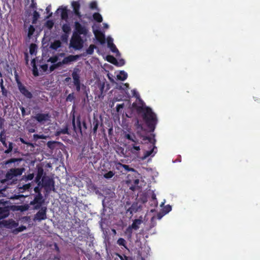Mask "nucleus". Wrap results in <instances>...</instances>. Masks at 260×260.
I'll list each match as a JSON object with an SVG mask.
<instances>
[{
  "label": "nucleus",
  "instance_id": "59",
  "mask_svg": "<svg viewBox=\"0 0 260 260\" xmlns=\"http://www.w3.org/2000/svg\"><path fill=\"white\" fill-rule=\"evenodd\" d=\"M132 92H133V94L134 96H136V98H137L138 99V100L139 99H140L139 98V93L137 92V91L135 90H133L132 91Z\"/></svg>",
  "mask_w": 260,
  "mask_h": 260
},
{
  "label": "nucleus",
  "instance_id": "58",
  "mask_svg": "<svg viewBox=\"0 0 260 260\" xmlns=\"http://www.w3.org/2000/svg\"><path fill=\"white\" fill-rule=\"evenodd\" d=\"M56 69H57V68L55 64H53L51 65L49 68L50 72H52Z\"/></svg>",
  "mask_w": 260,
  "mask_h": 260
},
{
  "label": "nucleus",
  "instance_id": "24",
  "mask_svg": "<svg viewBox=\"0 0 260 260\" xmlns=\"http://www.w3.org/2000/svg\"><path fill=\"white\" fill-rule=\"evenodd\" d=\"M117 78L121 81H124L127 78V74L124 71H121L117 75Z\"/></svg>",
  "mask_w": 260,
  "mask_h": 260
},
{
  "label": "nucleus",
  "instance_id": "64",
  "mask_svg": "<svg viewBox=\"0 0 260 260\" xmlns=\"http://www.w3.org/2000/svg\"><path fill=\"white\" fill-rule=\"evenodd\" d=\"M41 68L44 71H46L48 69V65L45 64L41 66Z\"/></svg>",
  "mask_w": 260,
  "mask_h": 260
},
{
  "label": "nucleus",
  "instance_id": "8",
  "mask_svg": "<svg viewBox=\"0 0 260 260\" xmlns=\"http://www.w3.org/2000/svg\"><path fill=\"white\" fill-rule=\"evenodd\" d=\"M5 131L3 129L0 133V141L3 144V146L5 147H8V149L5 151V153L8 154L10 153L13 149V144L12 142H9L8 147L7 146V143H6V137L5 135Z\"/></svg>",
  "mask_w": 260,
  "mask_h": 260
},
{
  "label": "nucleus",
  "instance_id": "10",
  "mask_svg": "<svg viewBox=\"0 0 260 260\" xmlns=\"http://www.w3.org/2000/svg\"><path fill=\"white\" fill-rule=\"evenodd\" d=\"M39 211L35 215L34 220L41 221L47 219V207H41Z\"/></svg>",
  "mask_w": 260,
  "mask_h": 260
},
{
  "label": "nucleus",
  "instance_id": "33",
  "mask_svg": "<svg viewBox=\"0 0 260 260\" xmlns=\"http://www.w3.org/2000/svg\"><path fill=\"white\" fill-rule=\"evenodd\" d=\"M26 229V226H24V225H21L20 226L17 228H16L15 229H14L13 231H12V233L15 234V235H17L20 232H21L22 231H23L24 230H25Z\"/></svg>",
  "mask_w": 260,
  "mask_h": 260
},
{
  "label": "nucleus",
  "instance_id": "23",
  "mask_svg": "<svg viewBox=\"0 0 260 260\" xmlns=\"http://www.w3.org/2000/svg\"><path fill=\"white\" fill-rule=\"evenodd\" d=\"M61 134H69V128L67 126L64 128L57 130L55 133L56 136H59Z\"/></svg>",
  "mask_w": 260,
  "mask_h": 260
},
{
  "label": "nucleus",
  "instance_id": "26",
  "mask_svg": "<svg viewBox=\"0 0 260 260\" xmlns=\"http://www.w3.org/2000/svg\"><path fill=\"white\" fill-rule=\"evenodd\" d=\"M61 42L59 40H55L51 44L50 48L54 50H57L61 46Z\"/></svg>",
  "mask_w": 260,
  "mask_h": 260
},
{
  "label": "nucleus",
  "instance_id": "47",
  "mask_svg": "<svg viewBox=\"0 0 260 260\" xmlns=\"http://www.w3.org/2000/svg\"><path fill=\"white\" fill-rule=\"evenodd\" d=\"M75 97L73 92L70 93L66 98V101L69 102H72L74 100Z\"/></svg>",
  "mask_w": 260,
  "mask_h": 260
},
{
  "label": "nucleus",
  "instance_id": "48",
  "mask_svg": "<svg viewBox=\"0 0 260 260\" xmlns=\"http://www.w3.org/2000/svg\"><path fill=\"white\" fill-rule=\"evenodd\" d=\"M120 165L122 166V167L124 168V169L127 171H132V172H134L135 171V170L134 168H130L128 165H122L121 164H120Z\"/></svg>",
  "mask_w": 260,
  "mask_h": 260
},
{
  "label": "nucleus",
  "instance_id": "35",
  "mask_svg": "<svg viewBox=\"0 0 260 260\" xmlns=\"http://www.w3.org/2000/svg\"><path fill=\"white\" fill-rule=\"evenodd\" d=\"M124 137L126 139H127L134 143H136V141L137 140L136 139V137L135 135H133V136H132L129 134H126L125 135Z\"/></svg>",
  "mask_w": 260,
  "mask_h": 260
},
{
  "label": "nucleus",
  "instance_id": "34",
  "mask_svg": "<svg viewBox=\"0 0 260 260\" xmlns=\"http://www.w3.org/2000/svg\"><path fill=\"white\" fill-rule=\"evenodd\" d=\"M96 48V46L94 45L91 44L89 47L86 49V52L87 54L91 55L93 53L94 49Z\"/></svg>",
  "mask_w": 260,
  "mask_h": 260
},
{
  "label": "nucleus",
  "instance_id": "41",
  "mask_svg": "<svg viewBox=\"0 0 260 260\" xmlns=\"http://www.w3.org/2000/svg\"><path fill=\"white\" fill-rule=\"evenodd\" d=\"M35 31V28L33 25H30L28 27V37L29 38H30L31 36L34 34V32Z\"/></svg>",
  "mask_w": 260,
  "mask_h": 260
},
{
  "label": "nucleus",
  "instance_id": "1",
  "mask_svg": "<svg viewBox=\"0 0 260 260\" xmlns=\"http://www.w3.org/2000/svg\"><path fill=\"white\" fill-rule=\"evenodd\" d=\"M132 108L138 114L141 115L148 128L151 132H153L157 123V118L152 109L146 106L142 99H139L138 102L133 103Z\"/></svg>",
  "mask_w": 260,
  "mask_h": 260
},
{
  "label": "nucleus",
  "instance_id": "3",
  "mask_svg": "<svg viewBox=\"0 0 260 260\" xmlns=\"http://www.w3.org/2000/svg\"><path fill=\"white\" fill-rule=\"evenodd\" d=\"M42 185L46 189L55 191V182L53 179L48 176L44 175L42 179Z\"/></svg>",
  "mask_w": 260,
  "mask_h": 260
},
{
  "label": "nucleus",
  "instance_id": "17",
  "mask_svg": "<svg viewBox=\"0 0 260 260\" xmlns=\"http://www.w3.org/2000/svg\"><path fill=\"white\" fill-rule=\"evenodd\" d=\"M44 174V170L42 167L38 168L37 176L35 178V181L39 186L41 184V179H42Z\"/></svg>",
  "mask_w": 260,
  "mask_h": 260
},
{
  "label": "nucleus",
  "instance_id": "4",
  "mask_svg": "<svg viewBox=\"0 0 260 260\" xmlns=\"http://www.w3.org/2000/svg\"><path fill=\"white\" fill-rule=\"evenodd\" d=\"M25 169L23 168H12L10 169L6 174V180H9L12 179L14 177L20 176L22 174Z\"/></svg>",
  "mask_w": 260,
  "mask_h": 260
},
{
  "label": "nucleus",
  "instance_id": "38",
  "mask_svg": "<svg viewBox=\"0 0 260 260\" xmlns=\"http://www.w3.org/2000/svg\"><path fill=\"white\" fill-rule=\"evenodd\" d=\"M34 177V175L33 173L29 174L27 175H24L22 177V179L25 180V181H27L28 180H31L33 179Z\"/></svg>",
  "mask_w": 260,
  "mask_h": 260
},
{
  "label": "nucleus",
  "instance_id": "14",
  "mask_svg": "<svg viewBox=\"0 0 260 260\" xmlns=\"http://www.w3.org/2000/svg\"><path fill=\"white\" fill-rule=\"evenodd\" d=\"M138 144H139V142L138 140H137L136 143H134V144H132L131 147L129 149V150L131 152V153L134 154L137 157L139 156L140 151V147L139 146L137 145Z\"/></svg>",
  "mask_w": 260,
  "mask_h": 260
},
{
  "label": "nucleus",
  "instance_id": "63",
  "mask_svg": "<svg viewBox=\"0 0 260 260\" xmlns=\"http://www.w3.org/2000/svg\"><path fill=\"white\" fill-rule=\"evenodd\" d=\"M30 7L32 8L36 9L37 8V3H35L33 1L32 2V3L30 5Z\"/></svg>",
  "mask_w": 260,
  "mask_h": 260
},
{
  "label": "nucleus",
  "instance_id": "32",
  "mask_svg": "<svg viewBox=\"0 0 260 260\" xmlns=\"http://www.w3.org/2000/svg\"><path fill=\"white\" fill-rule=\"evenodd\" d=\"M117 244L119 246H123L125 248L127 249L126 246V241L122 238H120L118 239Z\"/></svg>",
  "mask_w": 260,
  "mask_h": 260
},
{
  "label": "nucleus",
  "instance_id": "28",
  "mask_svg": "<svg viewBox=\"0 0 260 260\" xmlns=\"http://www.w3.org/2000/svg\"><path fill=\"white\" fill-rule=\"evenodd\" d=\"M107 60L108 62L115 65V66L117 65L118 64V62L117 60L116 59V58L112 55H108L107 56Z\"/></svg>",
  "mask_w": 260,
  "mask_h": 260
},
{
  "label": "nucleus",
  "instance_id": "6",
  "mask_svg": "<svg viewBox=\"0 0 260 260\" xmlns=\"http://www.w3.org/2000/svg\"><path fill=\"white\" fill-rule=\"evenodd\" d=\"M44 202V199L41 193L37 194L34 200L30 202V205H34V209L38 210L40 209Z\"/></svg>",
  "mask_w": 260,
  "mask_h": 260
},
{
  "label": "nucleus",
  "instance_id": "20",
  "mask_svg": "<svg viewBox=\"0 0 260 260\" xmlns=\"http://www.w3.org/2000/svg\"><path fill=\"white\" fill-rule=\"evenodd\" d=\"M155 142V140H153V142H152V145H151V147H152L151 149V150H148V151H146L145 152L144 155L141 158L142 160H144L148 156L151 155V154L154 152V150L155 149H156V146L154 145Z\"/></svg>",
  "mask_w": 260,
  "mask_h": 260
},
{
  "label": "nucleus",
  "instance_id": "30",
  "mask_svg": "<svg viewBox=\"0 0 260 260\" xmlns=\"http://www.w3.org/2000/svg\"><path fill=\"white\" fill-rule=\"evenodd\" d=\"M22 160V158H10L6 161H5L4 162V164L7 165H9L10 164H12V163H15V162H20Z\"/></svg>",
  "mask_w": 260,
  "mask_h": 260
},
{
  "label": "nucleus",
  "instance_id": "51",
  "mask_svg": "<svg viewBox=\"0 0 260 260\" xmlns=\"http://www.w3.org/2000/svg\"><path fill=\"white\" fill-rule=\"evenodd\" d=\"M1 91L2 92V94L4 96H7L8 94V91L5 88V87H3L1 88Z\"/></svg>",
  "mask_w": 260,
  "mask_h": 260
},
{
  "label": "nucleus",
  "instance_id": "60",
  "mask_svg": "<svg viewBox=\"0 0 260 260\" xmlns=\"http://www.w3.org/2000/svg\"><path fill=\"white\" fill-rule=\"evenodd\" d=\"M34 191L37 193L38 194L41 192V189L39 188V186H36L34 188Z\"/></svg>",
  "mask_w": 260,
  "mask_h": 260
},
{
  "label": "nucleus",
  "instance_id": "39",
  "mask_svg": "<svg viewBox=\"0 0 260 260\" xmlns=\"http://www.w3.org/2000/svg\"><path fill=\"white\" fill-rule=\"evenodd\" d=\"M39 17H40L39 13L37 11H35L34 12V14H33V18H32V23L33 24L36 23L37 20L39 18Z\"/></svg>",
  "mask_w": 260,
  "mask_h": 260
},
{
  "label": "nucleus",
  "instance_id": "2",
  "mask_svg": "<svg viewBox=\"0 0 260 260\" xmlns=\"http://www.w3.org/2000/svg\"><path fill=\"white\" fill-rule=\"evenodd\" d=\"M80 70L75 68L72 73V77L73 80V83L76 87L77 91L79 92L81 90V81L80 77Z\"/></svg>",
  "mask_w": 260,
  "mask_h": 260
},
{
  "label": "nucleus",
  "instance_id": "9",
  "mask_svg": "<svg viewBox=\"0 0 260 260\" xmlns=\"http://www.w3.org/2000/svg\"><path fill=\"white\" fill-rule=\"evenodd\" d=\"M79 58V56L78 55H70L67 57H65L61 61H59L55 63V64L57 68L61 67L63 64H68L71 62L76 61Z\"/></svg>",
  "mask_w": 260,
  "mask_h": 260
},
{
  "label": "nucleus",
  "instance_id": "13",
  "mask_svg": "<svg viewBox=\"0 0 260 260\" xmlns=\"http://www.w3.org/2000/svg\"><path fill=\"white\" fill-rule=\"evenodd\" d=\"M73 8V13L79 19L82 17V15L80 12V4L79 1H73L71 3Z\"/></svg>",
  "mask_w": 260,
  "mask_h": 260
},
{
  "label": "nucleus",
  "instance_id": "19",
  "mask_svg": "<svg viewBox=\"0 0 260 260\" xmlns=\"http://www.w3.org/2000/svg\"><path fill=\"white\" fill-rule=\"evenodd\" d=\"M9 215V209L7 206L0 207V219L6 218Z\"/></svg>",
  "mask_w": 260,
  "mask_h": 260
},
{
  "label": "nucleus",
  "instance_id": "50",
  "mask_svg": "<svg viewBox=\"0 0 260 260\" xmlns=\"http://www.w3.org/2000/svg\"><path fill=\"white\" fill-rule=\"evenodd\" d=\"M4 122L5 119L2 117H0V129L2 131L4 129Z\"/></svg>",
  "mask_w": 260,
  "mask_h": 260
},
{
  "label": "nucleus",
  "instance_id": "37",
  "mask_svg": "<svg viewBox=\"0 0 260 260\" xmlns=\"http://www.w3.org/2000/svg\"><path fill=\"white\" fill-rule=\"evenodd\" d=\"M59 143H60L56 141H48L47 143V145L50 149H54L55 147V145Z\"/></svg>",
  "mask_w": 260,
  "mask_h": 260
},
{
  "label": "nucleus",
  "instance_id": "15",
  "mask_svg": "<svg viewBox=\"0 0 260 260\" xmlns=\"http://www.w3.org/2000/svg\"><path fill=\"white\" fill-rule=\"evenodd\" d=\"M93 33L97 41L101 44H103L105 43V35L101 30H94Z\"/></svg>",
  "mask_w": 260,
  "mask_h": 260
},
{
  "label": "nucleus",
  "instance_id": "18",
  "mask_svg": "<svg viewBox=\"0 0 260 260\" xmlns=\"http://www.w3.org/2000/svg\"><path fill=\"white\" fill-rule=\"evenodd\" d=\"M61 10V18L62 20H67L69 17L68 10L66 7L62 6L57 9V11Z\"/></svg>",
  "mask_w": 260,
  "mask_h": 260
},
{
  "label": "nucleus",
  "instance_id": "61",
  "mask_svg": "<svg viewBox=\"0 0 260 260\" xmlns=\"http://www.w3.org/2000/svg\"><path fill=\"white\" fill-rule=\"evenodd\" d=\"M128 211H129L131 213H132L133 212H136L137 211V210H135L134 205H132V206L128 210Z\"/></svg>",
  "mask_w": 260,
  "mask_h": 260
},
{
  "label": "nucleus",
  "instance_id": "56",
  "mask_svg": "<svg viewBox=\"0 0 260 260\" xmlns=\"http://www.w3.org/2000/svg\"><path fill=\"white\" fill-rule=\"evenodd\" d=\"M118 62V64L117 65H116V66L121 67L124 64L125 61L123 59H121L119 60V61Z\"/></svg>",
  "mask_w": 260,
  "mask_h": 260
},
{
  "label": "nucleus",
  "instance_id": "49",
  "mask_svg": "<svg viewBox=\"0 0 260 260\" xmlns=\"http://www.w3.org/2000/svg\"><path fill=\"white\" fill-rule=\"evenodd\" d=\"M58 57L57 56H54V57H50L49 59V61H50L53 64H55L58 61Z\"/></svg>",
  "mask_w": 260,
  "mask_h": 260
},
{
  "label": "nucleus",
  "instance_id": "11",
  "mask_svg": "<svg viewBox=\"0 0 260 260\" xmlns=\"http://www.w3.org/2000/svg\"><path fill=\"white\" fill-rule=\"evenodd\" d=\"M88 32L87 29L84 26H82L79 22H75V31L73 34H77L79 36L81 35H86Z\"/></svg>",
  "mask_w": 260,
  "mask_h": 260
},
{
  "label": "nucleus",
  "instance_id": "62",
  "mask_svg": "<svg viewBox=\"0 0 260 260\" xmlns=\"http://www.w3.org/2000/svg\"><path fill=\"white\" fill-rule=\"evenodd\" d=\"M20 110L21 111V114L23 116L25 115V109L23 107H20Z\"/></svg>",
  "mask_w": 260,
  "mask_h": 260
},
{
  "label": "nucleus",
  "instance_id": "46",
  "mask_svg": "<svg viewBox=\"0 0 260 260\" xmlns=\"http://www.w3.org/2000/svg\"><path fill=\"white\" fill-rule=\"evenodd\" d=\"M54 25V22L53 20H49L46 22V26L49 29H51Z\"/></svg>",
  "mask_w": 260,
  "mask_h": 260
},
{
  "label": "nucleus",
  "instance_id": "29",
  "mask_svg": "<svg viewBox=\"0 0 260 260\" xmlns=\"http://www.w3.org/2000/svg\"><path fill=\"white\" fill-rule=\"evenodd\" d=\"M93 18L95 21L99 23L103 21V17L102 15L98 12L93 13Z\"/></svg>",
  "mask_w": 260,
  "mask_h": 260
},
{
  "label": "nucleus",
  "instance_id": "55",
  "mask_svg": "<svg viewBox=\"0 0 260 260\" xmlns=\"http://www.w3.org/2000/svg\"><path fill=\"white\" fill-rule=\"evenodd\" d=\"M123 87H121L120 88V89H122L123 90H127L129 88V84L127 83L123 84Z\"/></svg>",
  "mask_w": 260,
  "mask_h": 260
},
{
  "label": "nucleus",
  "instance_id": "40",
  "mask_svg": "<svg viewBox=\"0 0 260 260\" xmlns=\"http://www.w3.org/2000/svg\"><path fill=\"white\" fill-rule=\"evenodd\" d=\"M37 46L35 44L32 43L29 46V53L30 54H33L37 50Z\"/></svg>",
  "mask_w": 260,
  "mask_h": 260
},
{
  "label": "nucleus",
  "instance_id": "7",
  "mask_svg": "<svg viewBox=\"0 0 260 260\" xmlns=\"http://www.w3.org/2000/svg\"><path fill=\"white\" fill-rule=\"evenodd\" d=\"M71 44L74 48L79 49L82 47L83 40L81 36L77 34H73L71 40Z\"/></svg>",
  "mask_w": 260,
  "mask_h": 260
},
{
  "label": "nucleus",
  "instance_id": "27",
  "mask_svg": "<svg viewBox=\"0 0 260 260\" xmlns=\"http://www.w3.org/2000/svg\"><path fill=\"white\" fill-rule=\"evenodd\" d=\"M62 30L66 35H68L71 31V28L69 24L65 23L62 26Z\"/></svg>",
  "mask_w": 260,
  "mask_h": 260
},
{
  "label": "nucleus",
  "instance_id": "21",
  "mask_svg": "<svg viewBox=\"0 0 260 260\" xmlns=\"http://www.w3.org/2000/svg\"><path fill=\"white\" fill-rule=\"evenodd\" d=\"M108 46L110 48L111 51L113 53H119L118 49L116 48L115 44L113 43L112 40H108Z\"/></svg>",
  "mask_w": 260,
  "mask_h": 260
},
{
  "label": "nucleus",
  "instance_id": "52",
  "mask_svg": "<svg viewBox=\"0 0 260 260\" xmlns=\"http://www.w3.org/2000/svg\"><path fill=\"white\" fill-rule=\"evenodd\" d=\"M123 107H124V104L117 105L116 107V111L117 112H119L120 110L121 109H122Z\"/></svg>",
  "mask_w": 260,
  "mask_h": 260
},
{
  "label": "nucleus",
  "instance_id": "36",
  "mask_svg": "<svg viewBox=\"0 0 260 260\" xmlns=\"http://www.w3.org/2000/svg\"><path fill=\"white\" fill-rule=\"evenodd\" d=\"M31 185L30 183L23 185L22 186L19 187V190L20 192H23L24 190H28L30 188Z\"/></svg>",
  "mask_w": 260,
  "mask_h": 260
},
{
  "label": "nucleus",
  "instance_id": "54",
  "mask_svg": "<svg viewBox=\"0 0 260 260\" xmlns=\"http://www.w3.org/2000/svg\"><path fill=\"white\" fill-rule=\"evenodd\" d=\"M132 229H133L131 227V225H129L126 229V233L129 234L130 236H131V235L132 234Z\"/></svg>",
  "mask_w": 260,
  "mask_h": 260
},
{
  "label": "nucleus",
  "instance_id": "57",
  "mask_svg": "<svg viewBox=\"0 0 260 260\" xmlns=\"http://www.w3.org/2000/svg\"><path fill=\"white\" fill-rule=\"evenodd\" d=\"M10 224H11L10 227H16L18 225V223L15 222V221H12L10 223Z\"/></svg>",
  "mask_w": 260,
  "mask_h": 260
},
{
  "label": "nucleus",
  "instance_id": "44",
  "mask_svg": "<svg viewBox=\"0 0 260 260\" xmlns=\"http://www.w3.org/2000/svg\"><path fill=\"white\" fill-rule=\"evenodd\" d=\"M172 210V207L170 205H167V206H165L164 208L162 209V212L165 214L168 213L170 211H171Z\"/></svg>",
  "mask_w": 260,
  "mask_h": 260
},
{
  "label": "nucleus",
  "instance_id": "25",
  "mask_svg": "<svg viewBox=\"0 0 260 260\" xmlns=\"http://www.w3.org/2000/svg\"><path fill=\"white\" fill-rule=\"evenodd\" d=\"M31 63L32 64V74L34 76L37 77L39 76V72L37 68V67L36 65V60L35 59H33L31 61Z\"/></svg>",
  "mask_w": 260,
  "mask_h": 260
},
{
  "label": "nucleus",
  "instance_id": "22",
  "mask_svg": "<svg viewBox=\"0 0 260 260\" xmlns=\"http://www.w3.org/2000/svg\"><path fill=\"white\" fill-rule=\"evenodd\" d=\"M142 220L141 219H135L131 227L135 230H137L139 228V225L142 223Z\"/></svg>",
  "mask_w": 260,
  "mask_h": 260
},
{
  "label": "nucleus",
  "instance_id": "5",
  "mask_svg": "<svg viewBox=\"0 0 260 260\" xmlns=\"http://www.w3.org/2000/svg\"><path fill=\"white\" fill-rule=\"evenodd\" d=\"M51 116L49 113H38L35 114L33 116V118L35 119L38 123L44 124L46 122L50 120Z\"/></svg>",
  "mask_w": 260,
  "mask_h": 260
},
{
  "label": "nucleus",
  "instance_id": "53",
  "mask_svg": "<svg viewBox=\"0 0 260 260\" xmlns=\"http://www.w3.org/2000/svg\"><path fill=\"white\" fill-rule=\"evenodd\" d=\"M19 140L22 143V144H26L27 145H29V146H31L32 145V144L29 143V142H27L26 141H25L24 139L22 138H19Z\"/></svg>",
  "mask_w": 260,
  "mask_h": 260
},
{
  "label": "nucleus",
  "instance_id": "43",
  "mask_svg": "<svg viewBox=\"0 0 260 260\" xmlns=\"http://www.w3.org/2000/svg\"><path fill=\"white\" fill-rule=\"evenodd\" d=\"M115 173L113 171H110L108 172L105 173L104 175V177L106 179H110L113 177Z\"/></svg>",
  "mask_w": 260,
  "mask_h": 260
},
{
  "label": "nucleus",
  "instance_id": "16",
  "mask_svg": "<svg viewBox=\"0 0 260 260\" xmlns=\"http://www.w3.org/2000/svg\"><path fill=\"white\" fill-rule=\"evenodd\" d=\"M72 124L74 130L75 132H77L78 130L81 133H82L81 123L80 121V118L79 117L77 118V126L75 124V118L73 117L72 119Z\"/></svg>",
  "mask_w": 260,
  "mask_h": 260
},
{
  "label": "nucleus",
  "instance_id": "31",
  "mask_svg": "<svg viewBox=\"0 0 260 260\" xmlns=\"http://www.w3.org/2000/svg\"><path fill=\"white\" fill-rule=\"evenodd\" d=\"M29 206L28 204H25L23 205H19L16 206V209L17 210L20 211L21 212H24L27 211L29 209Z\"/></svg>",
  "mask_w": 260,
  "mask_h": 260
},
{
  "label": "nucleus",
  "instance_id": "42",
  "mask_svg": "<svg viewBox=\"0 0 260 260\" xmlns=\"http://www.w3.org/2000/svg\"><path fill=\"white\" fill-rule=\"evenodd\" d=\"M93 134H96V132H97V129L98 128V126H99V122L97 120H95L93 121Z\"/></svg>",
  "mask_w": 260,
  "mask_h": 260
},
{
  "label": "nucleus",
  "instance_id": "12",
  "mask_svg": "<svg viewBox=\"0 0 260 260\" xmlns=\"http://www.w3.org/2000/svg\"><path fill=\"white\" fill-rule=\"evenodd\" d=\"M18 89L20 93L27 99H31L32 98L31 92L28 91L22 83H18Z\"/></svg>",
  "mask_w": 260,
  "mask_h": 260
},
{
  "label": "nucleus",
  "instance_id": "45",
  "mask_svg": "<svg viewBox=\"0 0 260 260\" xmlns=\"http://www.w3.org/2000/svg\"><path fill=\"white\" fill-rule=\"evenodd\" d=\"M89 8L92 10L95 9L99 10L97 3L95 1H92L90 3Z\"/></svg>",
  "mask_w": 260,
  "mask_h": 260
}]
</instances>
